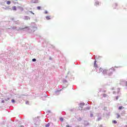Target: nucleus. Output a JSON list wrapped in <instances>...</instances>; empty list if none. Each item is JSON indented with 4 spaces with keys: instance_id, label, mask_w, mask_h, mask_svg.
<instances>
[{
    "instance_id": "nucleus-1",
    "label": "nucleus",
    "mask_w": 127,
    "mask_h": 127,
    "mask_svg": "<svg viewBox=\"0 0 127 127\" xmlns=\"http://www.w3.org/2000/svg\"><path fill=\"white\" fill-rule=\"evenodd\" d=\"M115 71V68H110L109 70H107V69H104L103 70V75H106L107 74V73H108V75H112L113 74V72Z\"/></svg>"
},
{
    "instance_id": "nucleus-2",
    "label": "nucleus",
    "mask_w": 127,
    "mask_h": 127,
    "mask_svg": "<svg viewBox=\"0 0 127 127\" xmlns=\"http://www.w3.org/2000/svg\"><path fill=\"white\" fill-rule=\"evenodd\" d=\"M96 63H97V61H94V67L95 68H97V67H98V64H97Z\"/></svg>"
},
{
    "instance_id": "nucleus-3",
    "label": "nucleus",
    "mask_w": 127,
    "mask_h": 127,
    "mask_svg": "<svg viewBox=\"0 0 127 127\" xmlns=\"http://www.w3.org/2000/svg\"><path fill=\"white\" fill-rule=\"evenodd\" d=\"M84 106H85V103H82L79 104V107L80 108H83V107H84Z\"/></svg>"
},
{
    "instance_id": "nucleus-4",
    "label": "nucleus",
    "mask_w": 127,
    "mask_h": 127,
    "mask_svg": "<svg viewBox=\"0 0 127 127\" xmlns=\"http://www.w3.org/2000/svg\"><path fill=\"white\" fill-rule=\"evenodd\" d=\"M46 18L47 20H49L50 19H51V17L50 16H47Z\"/></svg>"
},
{
    "instance_id": "nucleus-5",
    "label": "nucleus",
    "mask_w": 127,
    "mask_h": 127,
    "mask_svg": "<svg viewBox=\"0 0 127 127\" xmlns=\"http://www.w3.org/2000/svg\"><path fill=\"white\" fill-rule=\"evenodd\" d=\"M12 10H16V6H14L12 7Z\"/></svg>"
},
{
    "instance_id": "nucleus-6",
    "label": "nucleus",
    "mask_w": 127,
    "mask_h": 127,
    "mask_svg": "<svg viewBox=\"0 0 127 127\" xmlns=\"http://www.w3.org/2000/svg\"><path fill=\"white\" fill-rule=\"evenodd\" d=\"M99 71H100V72H103V71H104V70L103 69V68H102V67H100L99 69Z\"/></svg>"
},
{
    "instance_id": "nucleus-7",
    "label": "nucleus",
    "mask_w": 127,
    "mask_h": 127,
    "mask_svg": "<svg viewBox=\"0 0 127 127\" xmlns=\"http://www.w3.org/2000/svg\"><path fill=\"white\" fill-rule=\"evenodd\" d=\"M6 3L7 4H10L11 3V2H10V1H7Z\"/></svg>"
},
{
    "instance_id": "nucleus-8",
    "label": "nucleus",
    "mask_w": 127,
    "mask_h": 127,
    "mask_svg": "<svg viewBox=\"0 0 127 127\" xmlns=\"http://www.w3.org/2000/svg\"><path fill=\"white\" fill-rule=\"evenodd\" d=\"M116 115H117V119H119V118H120V116L119 115V114H116Z\"/></svg>"
},
{
    "instance_id": "nucleus-9",
    "label": "nucleus",
    "mask_w": 127,
    "mask_h": 127,
    "mask_svg": "<svg viewBox=\"0 0 127 127\" xmlns=\"http://www.w3.org/2000/svg\"><path fill=\"white\" fill-rule=\"evenodd\" d=\"M50 127V124L48 123V124L46 125V127Z\"/></svg>"
},
{
    "instance_id": "nucleus-10",
    "label": "nucleus",
    "mask_w": 127,
    "mask_h": 127,
    "mask_svg": "<svg viewBox=\"0 0 127 127\" xmlns=\"http://www.w3.org/2000/svg\"><path fill=\"white\" fill-rule=\"evenodd\" d=\"M37 9H38V10H39L41 9V7L40 6H38V7H37Z\"/></svg>"
},
{
    "instance_id": "nucleus-11",
    "label": "nucleus",
    "mask_w": 127,
    "mask_h": 127,
    "mask_svg": "<svg viewBox=\"0 0 127 127\" xmlns=\"http://www.w3.org/2000/svg\"><path fill=\"white\" fill-rule=\"evenodd\" d=\"M112 123H113V124H117V121H116V120H114L113 122H112Z\"/></svg>"
},
{
    "instance_id": "nucleus-12",
    "label": "nucleus",
    "mask_w": 127,
    "mask_h": 127,
    "mask_svg": "<svg viewBox=\"0 0 127 127\" xmlns=\"http://www.w3.org/2000/svg\"><path fill=\"white\" fill-rule=\"evenodd\" d=\"M123 108V106H120L119 107V110H122V108ZM124 109V108H123Z\"/></svg>"
},
{
    "instance_id": "nucleus-13",
    "label": "nucleus",
    "mask_w": 127,
    "mask_h": 127,
    "mask_svg": "<svg viewBox=\"0 0 127 127\" xmlns=\"http://www.w3.org/2000/svg\"><path fill=\"white\" fill-rule=\"evenodd\" d=\"M32 61H33V62H35V61H36V59H32Z\"/></svg>"
},
{
    "instance_id": "nucleus-14",
    "label": "nucleus",
    "mask_w": 127,
    "mask_h": 127,
    "mask_svg": "<svg viewBox=\"0 0 127 127\" xmlns=\"http://www.w3.org/2000/svg\"><path fill=\"white\" fill-rule=\"evenodd\" d=\"M63 120H64V119H63V118H60V121H61V122H63Z\"/></svg>"
},
{
    "instance_id": "nucleus-15",
    "label": "nucleus",
    "mask_w": 127,
    "mask_h": 127,
    "mask_svg": "<svg viewBox=\"0 0 127 127\" xmlns=\"http://www.w3.org/2000/svg\"><path fill=\"white\" fill-rule=\"evenodd\" d=\"M35 2L36 3H38V0H36Z\"/></svg>"
},
{
    "instance_id": "nucleus-16",
    "label": "nucleus",
    "mask_w": 127,
    "mask_h": 127,
    "mask_svg": "<svg viewBox=\"0 0 127 127\" xmlns=\"http://www.w3.org/2000/svg\"><path fill=\"white\" fill-rule=\"evenodd\" d=\"M45 13L46 14H47V13H48V12L47 11H45Z\"/></svg>"
},
{
    "instance_id": "nucleus-17",
    "label": "nucleus",
    "mask_w": 127,
    "mask_h": 127,
    "mask_svg": "<svg viewBox=\"0 0 127 127\" xmlns=\"http://www.w3.org/2000/svg\"><path fill=\"white\" fill-rule=\"evenodd\" d=\"M66 127H71V126H70L69 125H67Z\"/></svg>"
},
{
    "instance_id": "nucleus-18",
    "label": "nucleus",
    "mask_w": 127,
    "mask_h": 127,
    "mask_svg": "<svg viewBox=\"0 0 127 127\" xmlns=\"http://www.w3.org/2000/svg\"><path fill=\"white\" fill-rule=\"evenodd\" d=\"M11 102H12V103H14L15 101H14V100L12 99V100H11Z\"/></svg>"
},
{
    "instance_id": "nucleus-19",
    "label": "nucleus",
    "mask_w": 127,
    "mask_h": 127,
    "mask_svg": "<svg viewBox=\"0 0 127 127\" xmlns=\"http://www.w3.org/2000/svg\"><path fill=\"white\" fill-rule=\"evenodd\" d=\"M96 5H99V2H96Z\"/></svg>"
},
{
    "instance_id": "nucleus-20",
    "label": "nucleus",
    "mask_w": 127,
    "mask_h": 127,
    "mask_svg": "<svg viewBox=\"0 0 127 127\" xmlns=\"http://www.w3.org/2000/svg\"><path fill=\"white\" fill-rule=\"evenodd\" d=\"M119 99V96L116 97V100H118Z\"/></svg>"
},
{
    "instance_id": "nucleus-21",
    "label": "nucleus",
    "mask_w": 127,
    "mask_h": 127,
    "mask_svg": "<svg viewBox=\"0 0 127 127\" xmlns=\"http://www.w3.org/2000/svg\"><path fill=\"white\" fill-rule=\"evenodd\" d=\"M114 6H117V4H115L114 5Z\"/></svg>"
},
{
    "instance_id": "nucleus-22",
    "label": "nucleus",
    "mask_w": 127,
    "mask_h": 127,
    "mask_svg": "<svg viewBox=\"0 0 127 127\" xmlns=\"http://www.w3.org/2000/svg\"><path fill=\"white\" fill-rule=\"evenodd\" d=\"M30 12H31V13H33V14H34V13H33V12H32V11H30Z\"/></svg>"
},
{
    "instance_id": "nucleus-23",
    "label": "nucleus",
    "mask_w": 127,
    "mask_h": 127,
    "mask_svg": "<svg viewBox=\"0 0 127 127\" xmlns=\"http://www.w3.org/2000/svg\"><path fill=\"white\" fill-rule=\"evenodd\" d=\"M25 28H28V27H26Z\"/></svg>"
},
{
    "instance_id": "nucleus-24",
    "label": "nucleus",
    "mask_w": 127,
    "mask_h": 127,
    "mask_svg": "<svg viewBox=\"0 0 127 127\" xmlns=\"http://www.w3.org/2000/svg\"><path fill=\"white\" fill-rule=\"evenodd\" d=\"M105 96H106V95L104 94V96L105 97Z\"/></svg>"
}]
</instances>
